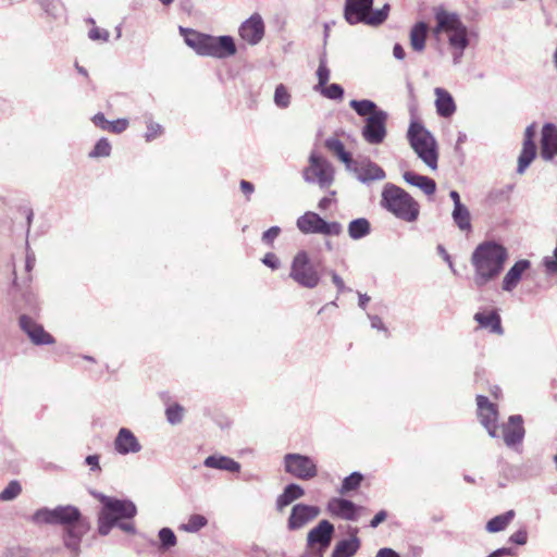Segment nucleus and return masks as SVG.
I'll return each instance as SVG.
<instances>
[{
  "label": "nucleus",
  "mask_w": 557,
  "mask_h": 557,
  "mask_svg": "<svg viewBox=\"0 0 557 557\" xmlns=\"http://www.w3.org/2000/svg\"><path fill=\"white\" fill-rule=\"evenodd\" d=\"M508 258L507 249L495 242L479 244L471 255L474 269L473 281L478 287H483L498 277Z\"/></svg>",
  "instance_id": "1"
},
{
  "label": "nucleus",
  "mask_w": 557,
  "mask_h": 557,
  "mask_svg": "<svg viewBox=\"0 0 557 557\" xmlns=\"http://www.w3.org/2000/svg\"><path fill=\"white\" fill-rule=\"evenodd\" d=\"M436 26L434 34L445 33L447 35L448 45L451 49V59L454 65L461 63L465 50L470 44V30L461 21L460 16L455 12L446 11L442 8L435 11Z\"/></svg>",
  "instance_id": "2"
},
{
  "label": "nucleus",
  "mask_w": 557,
  "mask_h": 557,
  "mask_svg": "<svg viewBox=\"0 0 557 557\" xmlns=\"http://www.w3.org/2000/svg\"><path fill=\"white\" fill-rule=\"evenodd\" d=\"M181 34L188 47L198 55L211 57L216 59H226L234 55L237 51L232 36H211L193 29L180 27Z\"/></svg>",
  "instance_id": "3"
},
{
  "label": "nucleus",
  "mask_w": 557,
  "mask_h": 557,
  "mask_svg": "<svg viewBox=\"0 0 557 557\" xmlns=\"http://www.w3.org/2000/svg\"><path fill=\"white\" fill-rule=\"evenodd\" d=\"M94 495L101 503L98 512V533L102 536H107L120 520L133 519L137 515V507L129 499H119L102 493Z\"/></svg>",
  "instance_id": "4"
},
{
  "label": "nucleus",
  "mask_w": 557,
  "mask_h": 557,
  "mask_svg": "<svg viewBox=\"0 0 557 557\" xmlns=\"http://www.w3.org/2000/svg\"><path fill=\"white\" fill-rule=\"evenodd\" d=\"M381 207L399 220L411 223L418 220L420 206L401 187L386 183L382 190Z\"/></svg>",
  "instance_id": "5"
},
{
  "label": "nucleus",
  "mask_w": 557,
  "mask_h": 557,
  "mask_svg": "<svg viewBox=\"0 0 557 557\" xmlns=\"http://www.w3.org/2000/svg\"><path fill=\"white\" fill-rule=\"evenodd\" d=\"M411 148L431 169H437V143L434 136L419 122H411L407 133Z\"/></svg>",
  "instance_id": "6"
},
{
  "label": "nucleus",
  "mask_w": 557,
  "mask_h": 557,
  "mask_svg": "<svg viewBox=\"0 0 557 557\" xmlns=\"http://www.w3.org/2000/svg\"><path fill=\"white\" fill-rule=\"evenodd\" d=\"M289 277L299 286L309 289L315 288L321 281V274L306 250H299L294 256Z\"/></svg>",
  "instance_id": "7"
},
{
  "label": "nucleus",
  "mask_w": 557,
  "mask_h": 557,
  "mask_svg": "<svg viewBox=\"0 0 557 557\" xmlns=\"http://www.w3.org/2000/svg\"><path fill=\"white\" fill-rule=\"evenodd\" d=\"M309 164L302 171V177L308 184H317L321 189H327L334 182V169L322 156L312 151Z\"/></svg>",
  "instance_id": "8"
},
{
  "label": "nucleus",
  "mask_w": 557,
  "mask_h": 557,
  "mask_svg": "<svg viewBox=\"0 0 557 557\" xmlns=\"http://www.w3.org/2000/svg\"><path fill=\"white\" fill-rule=\"evenodd\" d=\"M81 510L73 505H60L52 509L42 507L32 516L35 524H59L63 528L82 518Z\"/></svg>",
  "instance_id": "9"
},
{
  "label": "nucleus",
  "mask_w": 557,
  "mask_h": 557,
  "mask_svg": "<svg viewBox=\"0 0 557 557\" xmlns=\"http://www.w3.org/2000/svg\"><path fill=\"white\" fill-rule=\"evenodd\" d=\"M296 226L302 234L338 236L343 232V225L339 222H327L312 211H307L300 215L296 221Z\"/></svg>",
  "instance_id": "10"
},
{
  "label": "nucleus",
  "mask_w": 557,
  "mask_h": 557,
  "mask_svg": "<svg viewBox=\"0 0 557 557\" xmlns=\"http://www.w3.org/2000/svg\"><path fill=\"white\" fill-rule=\"evenodd\" d=\"M284 470L292 476L309 481L318 475L317 462L307 455L289 453L284 456Z\"/></svg>",
  "instance_id": "11"
},
{
  "label": "nucleus",
  "mask_w": 557,
  "mask_h": 557,
  "mask_svg": "<svg viewBox=\"0 0 557 557\" xmlns=\"http://www.w3.org/2000/svg\"><path fill=\"white\" fill-rule=\"evenodd\" d=\"M387 120L388 113L386 111H377L366 117L361 129L362 138L370 145L382 144L387 135Z\"/></svg>",
  "instance_id": "12"
},
{
  "label": "nucleus",
  "mask_w": 557,
  "mask_h": 557,
  "mask_svg": "<svg viewBox=\"0 0 557 557\" xmlns=\"http://www.w3.org/2000/svg\"><path fill=\"white\" fill-rule=\"evenodd\" d=\"M89 530V522L82 517L75 522L63 528V542L66 548L73 553H78L83 536Z\"/></svg>",
  "instance_id": "13"
},
{
  "label": "nucleus",
  "mask_w": 557,
  "mask_h": 557,
  "mask_svg": "<svg viewBox=\"0 0 557 557\" xmlns=\"http://www.w3.org/2000/svg\"><path fill=\"white\" fill-rule=\"evenodd\" d=\"M113 447L116 454L121 456L135 455L141 451L140 444L134 432L127 428H121L114 437Z\"/></svg>",
  "instance_id": "14"
},
{
  "label": "nucleus",
  "mask_w": 557,
  "mask_h": 557,
  "mask_svg": "<svg viewBox=\"0 0 557 557\" xmlns=\"http://www.w3.org/2000/svg\"><path fill=\"white\" fill-rule=\"evenodd\" d=\"M18 324L35 345H51L54 343L53 336L46 332L44 326L36 323L30 317L22 314L18 319Z\"/></svg>",
  "instance_id": "15"
},
{
  "label": "nucleus",
  "mask_w": 557,
  "mask_h": 557,
  "mask_svg": "<svg viewBox=\"0 0 557 557\" xmlns=\"http://www.w3.org/2000/svg\"><path fill=\"white\" fill-rule=\"evenodd\" d=\"M334 531V525L329 520H321L313 529L308 532V546L313 547L318 545L320 550L326 549L332 542Z\"/></svg>",
  "instance_id": "16"
},
{
  "label": "nucleus",
  "mask_w": 557,
  "mask_h": 557,
  "mask_svg": "<svg viewBox=\"0 0 557 557\" xmlns=\"http://www.w3.org/2000/svg\"><path fill=\"white\" fill-rule=\"evenodd\" d=\"M320 509L317 506L297 504L292 508L287 520V528L292 531L304 528L308 522L317 518Z\"/></svg>",
  "instance_id": "17"
},
{
  "label": "nucleus",
  "mask_w": 557,
  "mask_h": 557,
  "mask_svg": "<svg viewBox=\"0 0 557 557\" xmlns=\"http://www.w3.org/2000/svg\"><path fill=\"white\" fill-rule=\"evenodd\" d=\"M264 35V23L258 13L252 14L248 20L242 23L239 36L249 45H257Z\"/></svg>",
  "instance_id": "18"
},
{
  "label": "nucleus",
  "mask_w": 557,
  "mask_h": 557,
  "mask_svg": "<svg viewBox=\"0 0 557 557\" xmlns=\"http://www.w3.org/2000/svg\"><path fill=\"white\" fill-rule=\"evenodd\" d=\"M349 170L354 171L358 181L363 184H369L373 181H382L386 177L385 171L369 159L361 162L354 161V164Z\"/></svg>",
  "instance_id": "19"
},
{
  "label": "nucleus",
  "mask_w": 557,
  "mask_h": 557,
  "mask_svg": "<svg viewBox=\"0 0 557 557\" xmlns=\"http://www.w3.org/2000/svg\"><path fill=\"white\" fill-rule=\"evenodd\" d=\"M373 0H346L344 16L348 24L363 23L367 13L372 9Z\"/></svg>",
  "instance_id": "20"
},
{
  "label": "nucleus",
  "mask_w": 557,
  "mask_h": 557,
  "mask_svg": "<svg viewBox=\"0 0 557 557\" xmlns=\"http://www.w3.org/2000/svg\"><path fill=\"white\" fill-rule=\"evenodd\" d=\"M541 156L546 161H550L554 157H557V126L553 123H545L543 125Z\"/></svg>",
  "instance_id": "21"
},
{
  "label": "nucleus",
  "mask_w": 557,
  "mask_h": 557,
  "mask_svg": "<svg viewBox=\"0 0 557 557\" xmlns=\"http://www.w3.org/2000/svg\"><path fill=\"white\" fill-rule=\"evenodd\" d=\"M522 423L520 414L509 417L508 424L503 430L504 442L508 447H515L523 441L525 432Z\"/></svg>",
  "instance_id": "22"
},
{
  "label": "nucleus",
  "mask_w": 557,
  "mask_h": 557,
  "mask_svg": "<svg viewBox=\"0 0 557 557\" xmlns=\"http://www.w3.org/2000/svg\"><path fill=\"white\" fill-rule=\"evenodd\" d=\"M327 510L338 518L349 521L357 520L358 507L351 500L334 497L327 503Z\"/></svg>",
  "instance_id": "23"
},
{
  "label": "nucleus",
  "mask_w": 557,
  "mask_h": 557,
  "mask_svg": "<svg viewBox=\"0 0 557 557\" xmlns=\"http://www.w3.org/2000/svg\"><path fill=\"white\" fill-rule=\"evenodd\" d=\"M531 262L527 259H520L505 274L502 288L505 292H512L522 278L523 273L530 269Z\"/></svg>",
  "instance_id": "24"
},
{
  "label": "nucleus",
  "mask_w": 557,
  "mask_h": 557,
  "mask_svg": "<svg viewBox=\"0 0 557 557\" xmlns=\"http://www.w3.org/2000/svg\"><path fill=\"white\" fill-rule=\"evenodd\" d=\"M203 466L206 468L216 469V470H221V471H227L231 473H237L242 469V466L238 461L234 460L231 457L220 455V454H214V455L208 456L203 460Z\"/></svg>",
  "instance_id": "25"
},
{
  "label": "nucleus",
  "mask_w": 557,
  "mask_h": 557,
  "mask_svg": "<svg viewBox=\"0 0 557 557\" xmlns=\"http://www.w3.org/2000/svg\"><path fill=\"white\" fill-rule=\"evenodd\" d=\"M435 94V108L436 112L442 117H450L456 112V103L453 96L444 88L436 87Z\"/></svg>",
  "instance_id": "26"
},
{
  "label": "nucleus",
  "mask_w": 557,
  "mask_h": 557,
  "mask_svg": "<svg viewBox=\"0 0 557 557\" xmlns=\"http://www.w3.org/2000/svg\"><path fill=\"white\" fill-rule=\"evenodd\" d=\"M305 495V490L296 484L289 483L287 484L282 494H280L276 498L275 506L278 511H283L284 508L289 506L293 502L301 498Z\"/></svg>",
  "instance_id": "27"
},
{
  "label": "nucleus",
  "mask_w": 557,
  "mask_h": 557,
  "mask_svg": "<svg viewBox=\"0 0 557 557\" xmlns=\"http://www.w3.org/2000/svg\"><path fill=\"white\" fill-rule=\"evenodd\" d=\"M451 219L460 233L468 236L472 233V216L469 208L465 205L458 208H453Z\"/></svg>",
  "instance_id": "28"
},
{
  "label": "nucleus",
  "mask_w": 557,
  "mask_h": 557,
  "mask_svg": "<svg viewBox=\"0 0 557 557\" xmlns=\"http://www.w3.org/2000/svg\"><path fill=\"white\" fill-rule=\"evenodd\" d=\"M357 529L354 530L350 539L338 541L331 557H352L360 548V540L357 536Z\"/></svg>",
  "instance_id": "29"
},
{
  "label": "nucleus",
  "mask_w": 557,
  "mask_h": 557,
  "mask_svg": "<svg viewBox=\"0 0 557 557\" xmlns=\"http://www.w3.org/2000/svg\"><path fill=\"white\" fill-rule=\"evenodd\" d=\"M474 320L479 323L482 329L490 330L491 333L502 335L504 333L502 326V319L497 311L491 312H476Z\"/></svg>",
  "instance_id": "30"
},
{
  "label": "nucleus",
  "mask_w": 557,
  "mask_h": 557,
  "mask_svg": "<svg viewBox=\"0 0 557 557\" xmlns=\"http://www.w3.org/2000/svg\"><path fill=\"white\" fill-rule=\"evenodd\" d=\"M403 178L409 185L419 187L428 196L433 195L436 190L435 181L431 177L417 174L412 171H406L403 174Z\"/></svg>",
  "instance_id": "31"
},
{
  "label": "nucleus",
  "mask_w": 557,
  "mask_h": 557,
  "mask_svg": "<svg viewBox=\"0 0 557 557\" xmlns=\"http://www.w3.org/2000/svg\"><path fill=\"white\" fill-rule=\"evenodd\" d=\"M476 405L479 417L482 425H488L491 423H496L497 421V411L494 405L488 400L487 397L479 395L476 397Z\"/></svg>",
  "instance_id": "32"
},
{
  "label": "nucleus",
  "mask_w": 557,
  "mask_h": 557,
  "mask_svg": "<svg viewBox=\"0 0 557 557\" xmlns=\"http://www.w3.org/2000/svg\"><path fill=\"white\" fill-rule=\"evenodd\" d=\"M429 26L425 22L416 23L410 29V46L417 52L425 49Z\"/></svg>",
  "instance_id": "33"
},
{
  "label": "nucleus",
  "mask_w": 557,
  "mask_h": 557,
  "mask_svg": "<svg viewBox=\"0 0 557 557\" xmlns=\"http://www.w3.org/2000/svg\"><path fill=\"white\" fill-rule=\"evenodd\" d=\"M324 146L329 151L334 153L343 163H345L347 169H351L354 164L351 154L348 151H346L344 144L339 139L335 137L326 138L324 141Z\"/></svg>",
  "instance_id": "34"
},
{
  "label": "nucleus",
  "mask_w": 557,
  "mask_h": 557,
  "mask_svg": "<svg viewBox=\"0 0 557 557\" xmlns=\"http://www.w3.org/2000/svg\"><path fill=\"white\" fill-rule=\"evenodd\" d=\"M348 235L354 240L368 236L371 232L370 222L366 218H358L348 224Z\"/></svg>",
  "instance_id": "35"
},
{
  "label": "nucleus",
  "mask_w": 557,
  "mask_h": 557,
  "mask_svg": "<svg viewBox=\"0 0 557 557\" xmlns=\"http://www.w3.org/2000/svg\"><path fill=\"white\" fill-rule=\"evenodd\" d=\"M515 518V511L508 510L502 515H498L486 523V531L490 533H496L505 530L507 525L512 521Z\"/></svg>",
  "instance_id": "36"
},
{
  "label": "nucleus",
  "mask_w": 557,
  "mask_h": 557,
  "mask_svg": "<svg viewBox=\"0 0 557 557\" xmlns=\"http://www.w3.org/2000/svg\"><path fill=\"white\" fill-rule=\"evenodd\" d=\"M349 106L351 109L356 111V113L360 116H370L371 114H374V112L383 111L382 109H379L376 103L369 99H362V100H351L349 102Z\"/></svg>",
  "instance_id": "37"
},
{
  "label": "nucleus",
  "mask_w": 557,
  "mask_h": 557,
  "mask_svg": "<svg viewBox=\"0 0 557 557\" xmlns=\"http://www.w3.org/2000/svg\"><path fill=\"white\" fill-rule=\"evenodd\" d=\"M536 156V146L535 145H523L520 156L518 158V168L517 172L519 174L524 173L527 168L531 164Z\"/></svg>",
  "instance_id": "38"
},
{
  "label": "nucleus",
  "mask_w": 557,
  "mask_h": 557,
  "mask_svg": "<svg viewBox=\"0 0 557 557\" xmlns=\"http://www.w3.org/2000/svg\"><path fill=\"white\" fill-rule=\"evenodd\" d=\"M389 13V4H384L383 8L379 10H370L367 13L366 18H363L362 24H367L370 26H379L385 22Z\"/></svg>",
  "instance_id": "39"
},
{
  "label": "nucleus",
  "mask_w": 557,
  "mask_h": 557,
  "mask_svg": "<svg viewBox=\"0 0 557 557\" xmlns=\"http://www.w3.org/2000/svg\"><path fill=\"white\" fill-rule=\"evenodd\" d=\"M330 69L327 67L326 55L323 53L319 60V66L317 70L318 84L314 86V90L318 91L320 88L325 86L330 79Z\"/></svg>",
  "instance_id": "40"
},
{
  "label": "nucleus",
  "mask_w": 557,
  "mask_h": 557,
  "mask_svg": "<svg viewBox=\"0 0 557 557\" xmlns=\"http://www.w3.org/2000/svg\"><path fill=\"white\" fill-rule=\"evenodd\" d=\"M207 523L208 520L205 516L195 513L188 518V521L186 523L181 525V529L188 533H195L198 532L203 527H206Z\"/></svg>",
  "instance_id": "41"
},
{
  "label": "nucleus",
  "mask_w": 557,
  "mask_h": 557,
  "mask_svg": "<svg viewBox=\"0 0 557 557\" xmlns=\"http://www.w3.org/2000/svg\"><path fill=\"white\" fill-rule=\"evenodd\" d=\"M362 480H363V475L360 472H357V471L352 472L351 474H349L348 476H346L343 480L342 486L339 488V493L346 494L348 492L357 490L360 486Z\"/></svg>",
  "instance_id": "42"
},
{
  "label": "nucleus",
  "mask_w": 557,
  "mask_h": 557,
  "mask_svg": "<svg viewBox=\"0 0 557 557\" xmlns=\"http://www.w3.org/2000/svg\"><path fill=\"white\" fill-rule=\"evenodd\" d=\"M290 94L283 84H278L274 91L273 101L280 109H286L290 104Z\"/></svg>",
  "instance_id": "43"
},
{
  "label": "nucleus",
  "mask_w": 557,
  "mask_h": 557,
  "mask_svg": "<svg viewBox=\"0 0 557 557\" xmlns=\"http://www.w3.org/2000/svg\"><path fill=\"white\" fill-rule=\"evenodd\" d=\"M323 97L341 101L344 98V88L336 83L325 85L318 90Z\"/></svg>",
  "instance_id": "44"
},
{
  "label": "nucleus",
  "mask_w": 557,
  "mask_h": 557,
  "mask_svg": "<svg viewBox=\"0 0 557 557\" xmlns=\"http://www.w3.org/2000/svg\"><path fill=\"white\" fill-rule=\"evenodd\" d=\"M184 408L180 404H173L166 407L165 417L170 424L176 425L183 421Z\"/></svg>",
  "instance_id": "45"
},
{
  "label": "nucleus",
  "mask_w": 557,
  "mask_h": 557,
  "mask_svg": "<svg viewBox=\"0 0 557 557\" xmlns=\"http://www.w3.org/2000/svg\"><path fill=\"white\" fill-rule=\"evenodd\" d=\"M161 548L164 550L170 549L171 547L175 546L177 543V537L172 529L170 528H162L159 530L158 533Z\"/></svg>",
  "instance_id": "46"
},
{
  "label": "nucleus",
  "mask_w": 557,
  "mask_h": 557,
  "mask_svg": "<svg viewBox=\"0 0 557 557\" xmlns=\"http://www.w3.org/2000/svg\"><path fill=\"white\" fill-rule=\"evenodd\" d=\"M111 144L104 137L100 138L94 146L92 150L89 152L90 158H106L111 153Z\"/></svg>",
  "instance_id": "47"
},
{
  "label": "nucleus",
  "mask_w": 557,
  "mask_h": 557,
  "mask_svg": "<svg viewBox=\"0 0 557 557\" xmlns=\"http://www.w3.org/2000/svg\"><path fill=\"white\" fill-rule=\"evenodd\" d=\"M22 492V486L18 481H11L4 490L0 493L1 502H10L15 499Z\"/></svg>",
  "instance_id": "48"
},
{
  "label": "nucleus",
  "mask_w": 557,
  "mask_h": 557,
  "mask_svg": "<svg viewBox=\"0 0 557 557\" xmlns=\"http://www.w3.org/2000/svg\"><path fill=\"white\" fill-rule=\"evenodd\" d=\"M146 125L147 132L145 134V138L147 141H152L162 135L163 127L159 123H156L152 120H148Z\"/></svg>",
  "instance_id": "49"
},
{
  "label": "nucleus",
  "mask_w": 557,
  "mask_h": 557,
  "mask_svg": "<svg viewBox=\"0 0 557 557\" xmlns=\"http://www.w3.org/2000/svg\"><path fill=\"white\" fill-rule=\"evenodd\" d=\"M542 262L547 274L557 275V247L553 255L544 257Z\"/></svg>",
  "instance_id": "50"
},
{
  "label": "nucleus",
  "mask_w": 557,
  "mask_h": 557,
  "mask_svg": "<svg viewBox=\"0 0 557 557\" xmlns=\"http://www.w3.org/2000/svg\"><path fill=\"white\" fill-rule=\"evenodd\" d=\"M281 234V228L278 226H271L269 230L263 232L261 240L264 245L269 247H273L274 240Z\"/></svg>",
  "instance_id": "51"
},
{
  "label": "nucleus",
  "mask_w": 557,
  "mask_h": 557,
  "mask_svg": "<svg viewBox=\"0 0 557 557\" xmlns=\"http://www.w3.org/2000/svg\"><path fill=\"white\" fill-rule=\"evenodd\" d=\"M128 127L127 119H117L115 121H110V125L108 131L114 134H121Z\"/></svg>",
  "instance_id": "52"
},
{
  "label": "nucleus",
  "mask_w": 557,
  "mask_h": 557,
  "mask_svg": "<svg viewBox=\"0 0 557 557\" xmlns=\"http://www.w3.org/2000/svg\"><path fill=\"white\" fill-rule=\"evenodd\" d=\"M262 263L272 270H277L281 265L280 259L273 252H267L262 258Z\"/></svg>",
  "instance_id": "53"
},
{
  "label": "nucleus",
  "mask_w": 557,
  "mask_h": 557,
  "mask_svg": "<svg viewBox=\"0 0 557 557\" xmlns=\"http://www.w3.org/2000/svg\"><path fill=\"white\" fill-rule=\"evenodd\" d=\"M528 541V532L524 529H520L512 533L509 537V542L516 545H524Z\"/></svg>",
  "instance_id": "54"
},
{
  "label": "nucleus",
  "mask_w": 557,
  "mask_h": 557,
  "mask_svg": "<svg viewBox=\"0 0 557 557\" xmlns=\"http://www.w3.org/2000/svg\"><path fill=\"white\" fill-rule=\"evenodd\" d=\"M89 38L91 40H102V41H108L109 39V32L107 29H101V28H98V27H94L89 30V34H88Z\"/></svg>",
  "instance_id": "55"
},
{
  "label": "nucleus",
  "mask_w": 557,
  "mask_h": 557,
  "mask_svg": "<svg viewBox=\"0 0 557 557\" xmlns=\"http://www.w3.org/2000/svg\"><path fill=\"white\" fill-rule=\"evenodd\" d=\"M329 274L332 277V282L336 286L338 294L344 293L346 290H351L350 288H346L344 280L335 271L330 270Z\"/></svg>",
  "instance_id": "56"
},
{
  "label": "nucleus",
  "mask_w": 557,
  "mask_h": 557,
  "mask_svg": "<svg viewBox=\"0 0 557 557\" xmlns=\"http://www.w3.org/2000/svg\"><path fill=\"white\" fill-rule=\"evenodd\" d=\"M92 123L102 131H108L110 121L106 119L104 114L99 112L92 116Z\"/></svg>",
  "instance_id": "57"
},
{
  "label": "nucleus",
  "mask_w": 557,
  "mask_h": 557,
  "mask_svg": "<svg viewBox=\"0 0 557 557\" xmlns=\"http://www.w3.org/2000/svg\"><path fill=\"white\" fill-rule=\"evenodd\" d=\"M536 134L535 124H530L524 132L523 145H535L534 137Z\"/></svg>",
  "instance_id": "58"
},
{
  "label": "nucleus",
  "mask_w": 557,
  "mask_h": 557,
  "mask_svg": "<svg viewBox=\"0 0 557 557\" xmlns=\"http://www.w3.org/2000/svg\"><path fill=\"white\" fill-rule=\"evenodd\" d=\"M368 318L371 321L372 329L384 331L385 333H387V329L385 327L382 319L379 315L368 314Z\"/></svg>",
  "instance_id": "59"
},
{
  "label": "nucleus",
  "mask_w": 557,
  "mask_h": 557,
  "mask_svg": "<svg viewBox=\"0 0 557 557\" xmlns=\"http://www.w3.org/2000/svg\"><path fill=\"white\" fill-rule=\"evenodd\" d=\"M387 518V513L385 510H380L373 519L370 521L371 528H377L382 522H384Z\"/></svg>",
  "instance_id": "60"
},
{
  "label": "nucleus",
  "mask_w": 557,
  "mask_h": 557,
  "mask_svg": "<svg viewBox=\"0 0 557 557\" xmlns=\"http://www.w3.org/2000/svg\"><path fill=\"white\" fill-rule=\"evenodd\" d=\"M512 555H513L512 548L502 547V548H498V549L492 552L486 557H506V556H512Z\"/></svg>",
  "instance_id": "61"
},
{
  "label": "nucleus",
  "mask_w": 557,
  "mask_h": 557,
  "mask_svg": "<svg viewBox=\"0 0 557 557\" xmlns=\"http://www.w3.org/2000/svg\"><path fill=\"white\" fill-rule=\"evenodd\" d=\"M240 190L247 196V199H249L250 195L255 191V186L252 183L242 180L239 183Z\"/></svg>",
  "instance_id": "62"
},
{
  "label": "nucleus",
  "mask_w": 557,
  "mask_h": 557,
  "mask_svg": "<svg viewBox=\"0 0 557 557\" xmlns=\"http://www.w3.org/2000/svg\"><path fill=\"white\" fill-rule=\"evenodd\" d=\"M85 462L90 466V469L92 471H99L100 470V466H99V456L98 455H89L86 457L85 459Z\"/></svg>",
  "instance_id": "63"
},
{
  "label": "nucleus",
  "mask_w": 557,
  "mask_h": 557,
  "mask_svg": "<svg viewBox=\"0 0 557 557\" xmlns=\"http://www.w3.org/2000/svg\"><path fill=\"white\" fill-rule=\"evenodd\" d=\"M375 557H400V555L392 548L384 547L377 550Z\"/></svg>",
  "instance_id": "64"
}]
</instances>
